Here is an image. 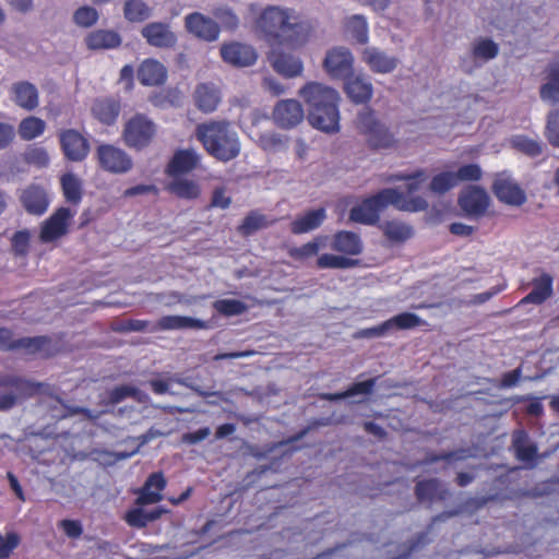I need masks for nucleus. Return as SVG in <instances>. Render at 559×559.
Segmentation results:
<instances>
[{"label":"nucleus","instance_id":"obj_1","mask_svg":"<svg viewBox=\"0 0 559 559\" xmlns=\"http://www.w3.org/2000/svg\"><path fill=\"white\" fill-rule=\"evenodd\" d=\"M270 46L294 47L304 41L305 26L294 11L270 5L257 21Z\"/></svg>","mask_w":559,"mask_h":559},{"label":"nucleus","instance_id":"obj_2","mask_svg":"<svg viewBox=\"0 0 559 559\" xmlns=\"http://www.w3.org/2000/svg\"><path fill=\"white\" fill-rule=\"evenodd\" d=\"M388 205L400 211L420 212L428 207V202L424 198L407 199L397 189L388 188L355 205L350 210L349 218L355 223L372 225Z\"/></svg>","mask_w":559,"mask_h":559},{"label":"nucleus","instance_id":"obj_3","mask_svg":"<svg viewBox=\"0 0 559 559\" xmlns=\"http://www.w3.org/2000/svg\"><path fill=\"white\" fill-rule=\"evenodd\" d=\"M195 136L209 155L221 162L235 159L240 153L237 132L226 120H210L199 123Z\"/></svg>","mask_w":559,"mask_h":559},{"label":"nucleus","instance_id":"obj_4","mask_svg":"<svg viewBox=\"0 0 559 559\" xmlns=\"http://www.w3.org/2000/svg\"><path fill=\"white\" fill-rule=\"evenodd\" d=\"M43 385L40 382H34L16 374L0 377V389L5 390L0 393V412L10 411L20 402L33 397L39 393Z\"/></svg>","mask_w":559,"mask_h":559},{"label":"nucleus","instance_id":"obj_5","mask_svg":"<svg viewBox=\"0 0 559 559\" xmlns=\"http://www.w3.org/2000/svg\"><path fill=\"white\" fill-rule=\"evenodd\" d=\"M338 102L337 91L317 84V129L326 133L338 131Z\"/></svg>","mask_w":559,"mask_h":559},{"label":"nucleus","instance_id":"obj_6","mask_svg":"<svg viewBox=\"0 0 559 559\" xmlns=\"http://www.w3.org/2000/svg\"><path fill=\"white\" fill-rule=\"evenodd\" d=\"M156 132V124L148 117L136 114L124 123L122 139L128 147L142 151L152 143Z\"/></svg>","mask_w":559,"mask_h":559},{"label":"nucleus","instance_id":"obj_7","mask_svg":"<svg viewBox=\"0 0 559 559\" xmlns=\"http://www.w3.org/2000/svg\"><path fill=\"white\" fill-rule=\"evenodd\" d=\"M356 124L373 147H391L395 143L394 134L377 119L374 112L369 108L362 109L357 115Z\"/></svg>","mask_w":559,"mask_h":559},{"label":"nucleus","instance_id":"obj_8","mask_svg":"<svg viewBox=\"0 0 559 559\" xmlns=\"http://www.w3.org/2000/svg\"><path fill=\"white\" fill-rule=\"evenodd\" d=\"M95 156L99 168L109 174H126L133 167L132 157L124 150L112 144L98 145Z\"/></svg>","mask_w":559,"mask_h":559},{"label":"nucleus","instance_id":"obj_9","mask_svg":"<svg viewBox=\"0 0 559 559\" xmlns=\"http://www.w3.org/2000/svg\"><path fill=\"white\" fill-rule=\"evenodd\" d=\"M74 213L69 207L57 209L41 225L39 238L44 243L52 242L69 233Z\"/></svg>","mask_w":559,"mask_h":559},{"label":"nucleus","instance_id":"obj_10","mask_svg":"<svg viewBox=\"0 0 559 559\" xmlns=\"http://www.w3.org/2000/svg\"><path fill=\"white\" fill-rule=\"evenodd\" d=\"M61 151L70 162H83L91 150L88 140L75 129H66L59 133Z\"/></svg>","mask_w":559,"mask_h":559},{"label":"nucleus","instance_id":"obj_11","mask_svg":"<svg viewBox=\"0 0 559 559\" xmlns=\"http://www.w3.org/2000/svg\"><path fill=\"white\" fill-rule=\"evenodd\" d=\"M298 45L294 47L287 46H271V51L269 53V61L271 62L272 68L275 72L285 78H295L301 74L302 72V62L299 58H296L290 52L284 51L283 48L294 49Z\"/></svg>","mask_w":559,"mask_h":559},{"label":"nucleus","instance_id":"obj_12","mask_svg":"<svg viewBox=\"0 0 559 559\" xmlns=\"http://www.w3.org/2000/svg\"><path fill=\"white\" fill-rule=\"evenodd\" d=\"M354 57L349 49L335 47L328 51L323 67L330 76L345 79L353 73Z\"/></svg>","mask_w":559,"mask_h":559},{"label":"nucleus","instance_id":"obj_13","mask_svg":"<svg viewBox=\"0 0 559 559\" xmlns=\"http://www.w3.org/2000/svg\"><path fill=\"white\" fill-rule=\"evenodd\" d=\"M188 33L204 41H214L219 35V25L200 12H192L185 17Z\"/></svg>","mask_w":559,"mask_h":559},{"label":"nucleus","instance_id":"obj_14","mask_svg":"<svg viewBox=\"0 0 559 559\" xmlns=\"http://www.w3.org/2000/svg\"><path fill=\"white\" fill-rule=\"evenodd\" d=\"M304 117V108L296 99L280 100L273 110L274 122L282 129H292L298 126Z\"/></svg>","mask_w":559,"mask_h":559},{"label":"nucleus","instance_id":"obj_15","mask_svg":"<svg viewBox=\"0 0 559 559\" xmlns=\"http://www.w3.org/2000/svg\"><path fill=\"white\" fill-rule=\"evenodd\" d=\"M459 204L467 215L480 216L486 212L489 205V197L487 192L479 187H468L461 192Z\"/></svg>","mask_w":559,"mask_h":559},{"label":"nucleus","instance_id":"obj_16","mask_svg":"<svg viewBox=\"0 0 559 559\" xmlns=\"http://www.w3.org/2000/svg\"><path fill=\"white\" fill-rule=\"evenodd\" d=\"M344 80L345 93L353 103L366 104L371 99L373 86L367 75L362 73H352Z\"/></svg>","mask_w":559,"mask_h":559},{"label":"nucleus","instance_id":"obj_17","mask_svg":"<svg viewBox=\"0 0 559 559\" xmlns=\"http://www.w3.org/2000/svg\"><path fill=\"white\" fill-rule=\"evenodd\" d=\"M141 34L148 45L157 48H171L177 43V36L170 31L168 24L152 22L145 25Z\"/></svg>","mask_w":559,"mask_h":559},{"label":"nucleus","instance_id":"obj_18","mask_svg":"<svg viewBox=\"0 0 559 559\" xmlns=\"http://www.w3.org/2000/svg\"><path fill=\"white\" fill-rule=\"evenodd\" d=\"M200 164V155L192 148L178 150L166 166V174L169 177H177L195 169Z\"/></svg>","mask_w":559,"mask_h":559},{"label":"nucleus","instance_id":"obj_19","mask_svg":"<svg viewBox=\"0 0 559 559\" xmlns=\"http://www.w3.org/2000/svg\"><path fill=\"white\" fill-rule=\"evenodd\" d=\"M223 60L236 67H249L257 61L255 50L245 44L231 43L223 45L221 48Z\"/></svg>","mask_w":559,"mask_h":559},{"label":"nucleus","instance_id":"obj_20","mask_svg":"<svg viewBox=\"0 0 559 559\" xmlns=\"http://www.w3.org/2000/svg\"><path fill=\"white\" fill-rule=\"evenodd\" d=\"M221 100V91L214 83H200L195 86L193 92V102L201 112H214Z\"/></svg>","mask_w":559,"mask_h":559},{"label":"nucleus","instance_id":"obj_21","mask_svg":"<svg viewBox=\"0 0 559 559\" xmlns=\"http://www.w3.org/2000/svg\"><path fill=\"white\" fill-rule=\"evenodd\" d=\"M136 76L144 86H160L167 81V69L158 60L147 58L140 63Z\"/></svg>","mask_w":559,"mask_h":559},{"label":"nucleus","instance_id":"obj_22","mask_svg":"<svg viewBox=\"0 0 559 559\" xmlns=\"http://www.w3.org/2000/svg\"><path fill=\"white\" fill-rule=\"evenodd\" d=\"M120 111V102L114 97L96 98L91 107L93 118L107 127L117 122Z\"/></svg>","mask_w":559,"mask_h":559},{"label":"nucleus","instance_id":"obj_23","mask_svg":"<svg viewBox=\"0 0 559 559\" xmlns=\"http://www.w3.org/2000/svg\"><path fill=\"white\" fill-rule=\"evenodd\" d=\"M20 201L25 211L33 215H43L49 205L45 189L38 185L26 187L20 195Z\"/></svg>","mask_w":559,"mask_h":559},{"label":"nucleus","instance_id":"obj_24","mask_svg":"<svg viewBox=\"0 0 559 559\" xmlns=\"http://www.w3.org/2000/svg\"><path fill=\"white\" fill-rule=\"evenodd\" d=\"M361 58L371 71L380 74L393 72L399 64L396 57L390 56L377 47L365 48Z\"/></svg>","mask_w":559,"mask_h":559},{"label":"nucleus","instance_id":"obj_25","mask_svg":"<svg viewBox=\"0 0 559 559\" xmlns=\"http://www.w3.org/2000/svg\"><path fill=\"white\" fill-rule=\"evenodd\" d=\"M10 94L13 103L20 108L32 111L38 107V90L28 81H20L12 84Z\"/></svg>","mask_w":559,"mask_h":559},{"label":"nucleus","instance_id":"obj_26","mask_svg":"<svg viewBox=\"0 0 559 559\" xmlns=\"http://www.w3.org/2000/svg\"><path fill=\"white\" fill-rule=\"evenodd\" d=\"M22 349L27 354L39 355L44 358L58 353L57 345L48 336L21 337L15 341V350Z\"/></svg>","mask_w":559,"mask_h":559},{"label":"nucleus","instance_id":"obj_27","mask_svg":"<svg viewBox=\"0 0 559 559\" xmlns=\"http://www.w3.org/2000/svg\"><path fill=\"white\" fill-rule=\"evenodd\" d=\"M493 191L500 201L510 205H521L526 200L523 190L509 177H498L493 183Z\"/></svg>","mask_w":559,"mask_h":559},{"label":"nucleus","instance_id":"obj_28","mask_svg":"<svg viewBox=\"0 0 559 559\" xmlns=\"http://www.w3.org/2000/svg\"><path fill=\"white\" fill-rule=\"evenodd\" d=\"M531 285V293L520 301V305H542L554 294V278L548 273H542L539 276L534 277Z\"/></svg>","mask_w":559,"mask_h":559},{"label":"nucleus","instance_id":"obj_29","mask_svg":"<svg viewBox=\"0 0 559 559\" xmlns=\"http://www.w3.org/2000/svg\"><path fill=\"white\" fill-rule=\"evenodd\" d=\"M166 487V479L162 472L152 473L147 479L143 488L140 490L138 497V503L140 504H151L157 503L162 500V491Z\"/></svg>","mask_w":559,"mask_h":559},{"label":"nucleus","instance_id":"obj_30","mask_svg":"<svg viewBox=\"0 0 559 559\" xmlns=\"http://www.w3.org/2000/svg\"><path fill=\"white\" fill-rule=\"evenodd\" d=\"M85 44L91 50L112 49L121 45V37L111 29H96L87 34Z\"/></svg>","mask_w":559,"mask_h":559},{"label":"nucleus","instance_id":"obj_31","mask_svg":"<svg viewBox=\"0 0 559 559\" xmlns=\"http://www.w3.org/2000/svg\"><path fill=\"white\" fill-rule=\"evenodd\" d=\"M416 496L419 501L433 502L444 500L448 496V490L444 485L437 479L424 480L417 483Z\"/></svg>","mask_w":559,"mask_h":559},{"label":"nucleus","instance_id":"obj_32","mask_svg":"<svg viewBox=\"0 0 559 559\" xmlns=\"http://www.w3.org/2000/svg\"><path fill=\"white\" fill-rule=\"evenodd\" d=\"M512 445L516 457L525 463L534 461L537 454V447L530 441L528 436L523 430H516L512 436Z\"/></svg>","mask_w":559,"mask_h":559},{"label":"nucleus","instance_id":"obj_33","mask_svg":"<svg viewBox=\"0 0 559 559\" xmlns=\"http://www.w3.org/2000/svg\"><path fill=\"white\" fill-rule=\"evenodd\" d=\"M158 329L167 330H183V329H204L205 322L200 319L183 316H164L157 322Z\"/></svg>","mask_w":559,"mask_h":559},{"label":"nucleus","instance_id":"obj_34","mask_svg":"<svg viewBox=\"0 0 559 559\" xmlns=\"http://www.w3.org/2000/svg\"><path fill=\"white\" fill-rule=\"evenodd\" d=\"M167 191L185 200L198 199L201 193L200 186L195 181L186 178H175L167 186Z\"/></svg>","mask_w":559,"mask_h":559},{"label":"nucleus","instance_id":"obj_35","mask_svg":"<svg viewBox=\"0 0 559 559\" xmlns=\"http://www.w3.org/2000/svg\"><path fill=\"white\" fill-rule=\"evenodd\" d=\"M333 247L335 250L349 255H357L362 250L359 236L352 231H340L335 235Z\"/></svg>","mask_w":559,"mask_h":559},{"label":"nucleus","instance_id":"obj_36","mask_svg":"<svg viewBox=\"0 0 559 559\" xmlns=\"http://www.w3.org/2000/svg\"><path fill=\"white\" fill-rule=\"evenodd\" d=\"M540 98L551 105L559 104V62L549 67L548 82L540 88Z\"/></svg>","mask_w":559,"mask_h":559},{"label":"nucleus","instance_id":"obj_37","mask_svg":"<svg viewBox=\"0 0 559 559\" xmlns=\"http://www.w3.org/2000/svg\"><path fill=\"white\" fill-rule=\"evenodd\" d=\"M46 130V122L39 117L27 116L19 123L17 132L23 141H32Z\"/></svg>","mask_w":559,"mask_h":559},{"label":"nucleus","instance_id":"obj_38","mask_svg":"<svg viewBox=\"0 0 559 559\" xmlns=\"http://www.w3.org/2000/svg\"><path fill=\"white\" fill-rule=\"evenodd\" d=\"M381 229L384 236L392 242H404L414 234L411 225L400 221L385 222L382 224Z\"/></svg>","mask_w":559,"mask_h":559},{"label":"nucleus","instance_id":"obj_39","mask_svg":"<svg viewBox=\"0 0 559 559\" xmlns=\"http://www.w3.org/2000/svg\"><path fill=\"white\" fill-rule=\"evenodd\" d=\"M346 33L350 35L357 43L366 44L369 39V28L367 20L364 15L355 14L345 21Z\"/></svg>","mask_w":559,"mask_h":559},{"label":"nucleus","instance_id":"obj_40","mask_svg":"<svg viewBox=\"0 0 559 559\" xmlns=\"http://www.w3.org/2000/svg\"><path fill=\"white\" fill-rule=\"evenodd\" d=\"M61 187L64 199L72 204H79L82 200V183L72 173H67L61 177Z\"/></svg>","mask_w":559,"mask_h":559},{"label":"nucleus","instance_id":"obj_41","mask_svg":"<svg viewBox=\"0 0 559 559\" xmlns=\"http://www.w3.org/2000/svg\"><path fill=\"white\" fill-rule=\"evenodd\" d=\"M123 15L131 23H140L151 16V8L142 0H127L123 4Z\"/></svg>","mask_w":559,"mask_h":559},{"label":"nucleus","instance_id":"obj_42","mask_svg":"<svg viewBox=\"0 0 559 559\" xmlns=\"http://www.w3.org/2000/svg\"><path fill=\"white\" fill-rule=\"evenodd\" d=\"M275 221L267 222L265 215L258 211H251L238 226V231L242 236H250L259 229L265 228Z\"/></svg>","mask_w":559,"mask_h":559},{"label":"nucleus","instance_id":"obj_43","mask_svg":"<svg viewBox=\"0 0 559 559\" xmlns=\"http://www.w3.org/2000/svg\"><path fill=\"white\" fill-rule=\"evenodd\" d=\"M499 46L491 39L478 38L474 41L472 55L475 60L486 62L497 57Z\"/></svg>","mask_w":559,"mask_h":559},{"label":"nucleus","instance_id":"obj_44","mask_svg":"<svg viewBox=\"0 0 559 559\" xmlns=\"http://www.w3.org/2000/svg\"><path fill=\"white\" fill-rule=\"evenodd\" d=\"M428 176L425 170L419 169L412 174L406 175H396L394 176V180H405L406 181V191L407 194L401 192L405 198L411 199L414 198L413 193L418 191L423 183L426 182ZM415 198H420L419 195H415Z\"/></svg>","mask_w":559,"mask_h":559},{"label":"nucleus","instance_id":"obj_45","mask_svg":"<svg viewBox=\"0 0 559 559\" xmlns=\"http://www.w3.org/2000/svg\"><path fill=\"white\" fill-rule=\"evenodd\" d=\"M141 391L134 386L128 384L118 385L107 392L106 404L116 405L128 397L141 401Z\"/></svg>","mask_w":559,"mask_h":559},{"label":"nucleus","instance_id":"obj_46","mask_svg":"<svg viewBox=\"0 0 559 559\" xmlns=\"http://www.w3.org/2000/svg\"><path fill=\"white\" fill-rule=\"evenodd\" d=\"M213 308L224 317H235L243 314L248 306L238 299H218L213 302Z\"/></svg>","mask_w":559,"mask_h":559},{"label":"nucleus","instance_id":"obj_47","mask_svg":"<svg viewBox=\"0 0 559 559\" xmlns=\"http://www.w3.org/2000/svg\"><path fill=\"white\" fill-rule=\"evenodd\" d=\"M376 384V379H369L366 381L357 382L350 385L346 391L336 394L324 395V399L335 401L343 400L356 395L369 394Z\"/></svg>","mask_w":559,"mask_h":559},{"label":"nucleus","instance_id":"obj_48","mask_svg":"<svg viewBox=\"0 0 559 559\" xmlns=\"http://www.w3.org/2000/svg\"><path fill=\"white\" fill-rule=\"evenodd\" d=\"M511 145L515 150L532 157L538 156L542 153V143L526 135L518 134L512 136Z\"/></svg>","mask_w":559,"mask_h":559},{"label":"nucleus","instance_id":"obj_49","mask_svg":"<svg viewBox=\"0 0 559 559\" xmlns=\"http://www.w3.org/2000/svg\"><path fill=\"white\" fill-rule=\"evenodd\" d=\"M457 185L454 171H443L432 178L429 188L432 192L442 194Z\"/></svg>","mask_w":559,"mask_h":559},{"label":"nucleus","instance_id":"obj_50","mask_svg":"<svg viewBox=\"0 0 559 559\" xmlns=\"http://www.w3.org/2000/svg\"><path fill=\"white\" fill-rule=\"evenodd\" d=\"M23 159L26 164L35 166L36 168H45L50 162L48 152L40 146L27 147L23 154Z\"/></svg>","mask_w":559,"mask_h":559},{"label":"nucleus","instance_id":"obj_51","mask_svg":"<svg viewBox=\"0 0 559 559\" xmlns=\"http://www.w3.org/2000/svg\"><path fill=\"white\" fill-rule=\"evenodd\" d=\"M389 332L393 329L407 330L418 326L421 323V319L411 312H404L386 320Z\"/></svg>","mask_w":559,"mask_h":559},{"label":"nucleus","instance_id":"obj_52","mask_svg":"<svg viewBox=\"0 0 559 559\" xmlns=\"http://www.w3.org/2000/svg\"><path fill=\"white\" fill-rule=\"evenodd\" d=\"M356 264V261L349 258H345L336 254H322L317 260V265L320 267H330V269H349Z\"/></svg>","mask_w":559,"mask_h":559},{"label":"nucleus","instance_id":"obj_53","mask_svg":"<svg viewBox=\"0 0 559 559\" xmlns=\"http://www.w3.org/2000/svg\"><path fill=\"white\" fill-rule=\"evenodd\" d=\"M98 20V12L90 5L80 7L73 14V21L81 27H91Z\"/></svg>","mask_w":559,"mask_h":559},{"label":"nucleus","instance_id":"obj_54","mask_svg":"<svg viewBox=\"0 0 559 559\" xmlns=\"http://www.w3.org/2000/svg\"><path fill=\"white\" fill-rule=\"evenodd\" d=\"M259 144L264 151L277 152L286 146V139L278 133L267 132L260 135Z\"/></svg>","mask_w":559,"mask_h":559},{"label":"nucleus","instance_id":"obj_55","mask_svg":"<svg viewBox=\"0 0 559 559\" xmlns=\"http://www.w3.org/2000/svg\"><path fill=\"white\" fill-rule=\"evenodd\" d=\"M29 239H31V235H29V231L26 229L17 230L13 235L11 242H12V251H13L14 255L23 257V255L27 254L28 249H29Z\"/></svg>","mask_w":559,"mask_h":559},{"label":"nucleus","instance_id":"obj_56","mask_svg":"<svg viewBox=\"0 0 559 559\" xmlns=\"http://www.w3.org/2000/svg\"><path fill=\"white\" fill-rule=\"evenodd\" d=\"M545 135L551 145L559 147V110L548 115Z\"/></svg>","mask_w":559,"mask_h":559},{"label":"nucleus","instance_id":"obj_57","mask_svg":"<svg viewBox=\"0 0 559 559\" xmlns=\"http://www.w3.org/2000/svg\"><path fill=\"white\" fill-rule=\"evenodd\" d=\"M213 15L225 28L235 29L238 26L237 15L228 8H216L213 10Z\"/></svg>","mask_w":559,"mask_h":559},{"label":"nucleus","instance_id":"obj_58","mask_svg":"<svg viewBox=\"0 0 559 559\" xmlns=\"http://www.w3.org/2000/svg\"><path fill=\"white\" fill-rule=\"evenodd\" d=\"M20 536L15 532H9L5 536L0 534V559H8L20 544Z\"/></svg>","mask_w":559,"mask_h":559},{"label":"nucleus","instance_id":"obj_59","mask_svg":"<svg viewBox=\"0 0 559 559\" xmlns=\"http://www.w3.org/2000/svg\"><path fill=\"white\" fill-rule=\"evenodd\" d=\"M457 183L462 181H477L481 178V168L477 164H467L454 171Z\"/></svg>","mask_w":559,"mask_h":559},{"label":"nucleus","instance_id":"obj_60","mask_svg":"<svg viewBox=\"0 0 559 559\" xmlns=\"http://www.w3.org/2000/svg\"><path fill=\"white\" fill-rule=\"evenodd\" d=\"M314 228V210H309L305 216L296 218L290 226L293 234L299 235Z\"/></svg>","mask_w":559,"mask_h":559},{"label":"nucleus","instance_id":"obj_61","mask_svg":"<svg viewBox=\"0 0 559 559\" xmlns=\"http://www.w3.org/2000/svg\"><path fill=\"white\" fill-rule=\"evenodd\" d=\"M388 333H389L388 323H386V321H384L377 326L358 330L354 334V337L355 338H376V337L384 336Z\"/></svg>","mask_w":559,"mask_h":559},{"label":"nucleus","instance_id":"obj_62","mask_svg":"<svg viewBox=\"0 0 559 559\" xmlns=\"http://www.w3.org/2000/svg\"><path fill=\"white\" fill-rule=\"evenodd\" d=\"M126 521L130 526L142 528L145 527L148 522L146 519V510L135 508L127 512Z\"/></svg>","mask_w":559,"mask_h":559},{"label":"nucleus","instance_id":"obj_63","mask_svg":"<svg viewBox=\"0 0 559 559\" xmlns=\"http://www.w3.org/2000/svg\"><path fill=\"white\" fill-rule=\"evenodd\" d=\"M59 527H61L64 534L70 538H79L83 533L82 524L78 520H62L59 523Z\"/></svg>","mask_w":559,"mask_h":559},{"label":"nucleus","instance_id":"obj_64","mask_svg":"<svg viewBox=\"0 0 559 559\" xmlns=\"http://www.w3.org/2000/svg\"><path fill=\"white\" fill-rule=\"evenodd\" d=\"M231 204V198L226 195V190L223 187L214 189L211 199V206L218 209H228Z\"/></svg>","mask_w":559,"mask_h":559}]
</instances>
